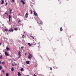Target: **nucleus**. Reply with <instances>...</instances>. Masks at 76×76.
Masks as SVG:
<instances>
[{"label": "nucleus", "mask_w": 76, "mask_h": 76, "mask_svg": "<svg viewBox=\"0 0 76 76\" xmlns=\"http://www.w3.org/2000/svg\"><path fill=\"white\" fill-rule=\"evenodd\" d=\"M12 2H15V1H14V0H12Z\"/></svg>", "instance_id": "nucleus-32"}, {"label": "nucleus", "mask_w": 76, "mask_h": 76, "mask_svg": "<svg viewBox=\"0 0 76 76\" xmlns=\"http://www.w3.org/2000/svg\"><path fill=\"white\" fill-rule=\"evenodd\" d=\"M1 69H2V67L0 65V70H1Z\"/></svg>", "instance_id": "nucleus-26"}, {"label": "nucleus", "mask_w": 76, "mask_h": 76, "mask_svg": "<svg viewBox=\"0 0 76 76\" xmlns=\"http://www.w3.org/2000/svg\"><path fill=\"white\" fill-rule=\"evenodd\" d=\"M9 22H10V18H9Z\"/></svg>", "instance_id": "nucleus-28"}, {"label": "nucleus", "mask_w": 76, "mask_h": 76, "mask_svg": "<svg viewBox=\"0 0 76 76\" xmlns=\"http://www.w3.org/2000/svg\"><path fill=\"white\" fill-rule=\"evenodd\" d=\"M17 65L16 64H15L14 65V66H16Z\"/></svg>", "instance_id": "nucleus-40"}, {"label": "nucleus", "mask_w": 76, "mask_h": 76, "mask_svg": "<svg viewBox=\"0 0 76 76\" xmlns=\"http://www.w3.org/2000/svg\"><path fill=\"white\" fill-rule=\"evenodd\" d=\"M9 73H6V76H9Z\"/></svg>", "instance_id": "nucleus-15"}, {"label": "nucleus", "mask_w": 76, "mask_h": 76, "mask_svg": "<svg viewBox=\"0 0 76 76\" xmlns=\"http://www.w3.org/2000/svg\"><path fill=\"white\" fill-rule=\"evenodd\" d=\"M60 31H63V28H62V27H61L60 28Z\"/></svg>", "instance_id": "nucleus-16"}, {"label": "nucleus", "mask_w": 76, "mask_h": 76, "mask_svg": "<svg viewBox=\"0 0 76 76\" xmlns=\"http://www.w3.org/2000/svg\"><path fill=\"white\" fill-rule=\"evenodd\" d=\"M25 56H26V54H27V53H25Z\"/></svg>", "instance_id": "nucleus-33"}, {"label": "nucleus", "mask_w": 76, "mask_h": 76, "mask_svg": "<svg viewBox=\"0 0 76 76\" xmlns=\"http://www.w3.org/2000/svg\"><path fill=\"white\" fill-rule=\"evenodd\" d=\"M30 11L31 13V14H32V10H31Z\"/></svg>", "instance_id": "nucleus-29"}, {"label": "nucleus", "mask_w": 76, "mask_h": 76, "mask_svg": "<svg viewBox=\"0 0 76 76\" xmlns=\"http://www.w3.org/2000/svg\"><path fill=\"white\" fill-rule=\"evenodd\" d=\"M11 18V16H10V15H9V19H10Z\"/></svg>", "instance_id": "nucleus-23"}, {"label": "nucleus", "mask_w": 76, "mask_h": 76, "mask_svg": "<svg viewBox=\"0 0 76 76\" xmlns=\"http://www.w3.org/2000/svg\"><path fill=\"white\" fill-rule=\"evenodd\" d=\"M9 11H10V14H11V13H12V9H11Z\"/></svg>", "instance_id": "nucleus-11"}, {"label": "nucleus", "mask_w": 76, "mask_h": 76, "mask_svg": "<svg viewBox=\"0 0 76 76\" xmlns=\"http://www.w3.org/2000/svg\"><path fill=\"white\" fill-rule=\"evenodd\" d=\"M26 64H29V61H26Z\"/></svg>", "instance_id": "nucleus-7"}, {"label": "nucleus", "mask_w": 76, "mask_h": 76, "mask_svg": "<svg viewBox=\"0 0 76 76\" xmlns=\"http://www.w3.org/2000/svg\"><path fill=\"white\" fill-rule=\"evenodd\" d=\"M26 18H28V13H26Z\"/></svg>", "instance_id": "nucleus-8"}, {"label": "nucleus", "mask_w": 76, "mask_h": 76, "mask_svg": "<svg viewBox=\"0 0 76 76\" xmlns=\"http://www.w3.org/2000/svg\"><path fill=\"white\" fill-rule=\"evenodd\" d=\"M11 70L12 71H13L14 70V68H12L11 69Z\"/></svg>", "instance_id": "nucleus-21"}, {"label": "nucleus", "mask_w": 76, "mask_h": 76, "mask_svg": "<svg viewBox=\"0 0 76 76\" xmlns=\"http://www.w3.org/2000/svg\"><path fill=\"white\" fill-rule=\"evenodd\" d=\"M2 2H1V4H3L4 3V1L3 0H1Z\"/></svg>", "instance_id": "nucleus-12"}, {"label": "nucleus", "mask_w": 76, "mask_h": 76, "mask_svg": "<svg viewBox=\"0 0 76 76\" xmlns=\"http://www.w3.org/2000/svg\"><path fill=\"white\" fill-rule=\"evenodd\" d=\"M39 47L40 46V44H39Z\"/></svg>", "instance_id": "nucleus-37"}, {"label": "nucleus", "mask_w": 76, "mask_h": 76, "mask_svg": "<svg viewBox=\"0 0 76 76\" xmlns=\"http://www.w3.org/2000/svg\"><path fill=\"white\" fill-rule=\"evenodd\" d=\"M0 59H1V58H2V56L1 55L0 56Z\"/></svg>", "instance_id": "nucleus-24"}, {"label": "nucleus", "mask_w": 76, "mask_h": 76, "mask_svg": "<svg viewBox=\"0 0 76 76\" xmlns=\"http://www.w3.org/2000/svg\"><path fill=\"white\" fill-rule=\"evenodd\" d=\"M19 15L20 16V14H19Z\"/></svg>", "instance_id": "nucleus-43"}, {"label": "nucleus", "mask_w": 76, "mask_h": 76, "mask_svg": "<svg viewBox=\"0 0 76 76\" xmlns=\"http://www.w3.org/2000/svg\"><path fill=\"white\" fill-rule=\"evenodd\" d=\"M8 31H9L10 32H13V30L12 29H11L9 30Z\"/></svg>", "instance_id": "nucleus-6"}, {"label": "nucleus", "mask_w": 76, "mask_h": 76, "mask_svg": "<svg viewBox=\"0 0 76 76\" xmlns=\"http://www.w3.org/2000/svg\"><path fill=\"white\" fill-rule=\"evenodd\" d=\"M28 45H29V46H30V47H31V46H32V44H30V43H28Z\"/></svg>", "instance_id": "nucleus-13"}, {"label": "nucleus", "mask_w": 76, "mask_h": 76, "mask_svg": "<svg viewBox=\"0 0 76 76\" xmlns=\"http://www.w3.org/2000/svg\"><path fill=\"white\" fill-rule=\"evenodd\" d=\"M1 61L0 60V64H1Z\"/></svg>", "instance_id": "nucleus-39"}, {"label": "nucleus", "mask_w": 76, "mask_h": 76, "mask_svg": "<svg viewBox=\"0 0 76 76\" xmlns=\"http://www.w3.org/2000/svg\"><path fill=\"white\" fill-rule=\"evenodd\" d=\"M24 37V35H23V37Z\"/></svg>", "instance_id": "nucleus-47"}, {"label": "nucleus", "mask_w": 76, "mask_h": 76, "mask_svg": "<svg viewBox=\"0 0 76 76\" xmlns=\"http://www.w3.org/2000/svg\"><path fill=\"white\" fill-rule=\"evenodd\" d=\"M34 45H36V43H35V42H33V43Z\"/></svg>", "instance_id": "nucleus-31"}, {"label": "nucleus", "mask_w": 76, "mask_h": 76, "mask_svg": "<svg viewBox=\"0 0 76 76\" xmlns=\"http://www.w3.org/2000/svg\"><path fill=\"white\" fill-rule=\"evenodd\" d=\"M24 1H26V0H24Z\"/></svg>", "instance_id": "nucleus-48"}, {"label": "nucleus", "mask_w": 76, "mask_h": 76, "mask_svg": "<svg viewBox=\"0 0 76 76\" xmlns=\"http://www.w3.org/2000/svg\"><path fill=\"white\" fill-rule=\"evenodd\" d=\"M29 55L28 56V58L29 59H31L32 57V56L29 53Z\"/></svg>", "instance_id": "nucleus-1"}, {"label": "nucleus", "mask_w": 76, "mask_h": 76, "mask_svg": "<svg viewBox=\"0 0 76 76\" xmlns=\"http://www.w3.org/2000/svg\"><path fill=\"white\" fill-rule=\"evenodd\" d=\"M6 49L7 50H8V51H9V50H10V48L8 47H7L6 48Z\"/></svg>", "instance_id": "nucleus-10"}, {"label": "nucleus", "mask_w": 76, "mask_h": 76, "mask_svg": "<svg viewBox=\"0 0 76 76\" xmlns=\"http://www.w3.org/2000/svg\"><path fill=\"white\" fill-rule=\"evenodd\" d=\"M35 67H37V65H36Z\"/></svg>", "instance_id": "nucleus-41"}, {"label": "nucleus", "mask_w": 76, "mask_h": 76, "mask_svg": "<svg viewBox=\"0 0 76 76\" xmlns=\"http://www.w3.org/2000/svg\"><path fill=\"white\" fill-rule=\"evenodd\" d=\"M2 72L4 74V70L3 69Z\"/></svg>", "instance_id": "nucleus-20"}, {"label": "nucleus", "mask_w": 76, "mask_h": 76, "mask_svg": "<svg viewBox=\"0 0 76 76\" xmlns=\"http://www.w3.org/2000/svg\"><path fill=\"white\" fill-rule=\"evenodd\" d=\"M29 27H30V28H31V26H30Z\"/></svg>", "instance_id": "nucleus-44"}, {"label": "nucleus", "mask_w": 76, "mask_h": 76, "mask_svg": "<svg viewBox=\"0 0 76 76\" xmlns=\"http://www.w3.org/2000/svg\"><path fill=\"white\" fill-rule=\"evenodd\" d=\"M20 2H21V3H22L23 4V5H24V4H25V2L24 1H23V0H21L20 1Z\"/></svg>", "instance_id": "nucleus-5"}, {"label": "nucleus", "mask_w": 76, "mask_h": 76, "mask_svg": "<svg viewBox=\"0 0 76 76\" xmlns=\"http://www.w3.org/2000/svg\"><path fill=\"white\" fill-rule=\"evenodd\" d=\"M7 15H8V14H7Z\"/></svg>", "instance_id": "nucleus-46"}, {"label": "nucleus", "mask_w": 76, "mask_h": 76, "mask_svg": "<svg viewBox=\"0 0 76 76\" xmlns=\"http://www.w3.org/2000/svg\"><path fill=\"white\" fill-rule=\"evenodd\" d=\"M31 37L32 38V39H34V37L33 36H31Z\"/></svg>", "instance_id": "nucleus-27"}, {"label": "nucleus", "mask_w": 76, "mask_h": 76, "mask_svg": "<svg viewBox=\"0 0 76 76\" xmlns=\"http://www.w3.org/2000/svg\"><path fill=\"white\" fill-rule=\"evenodd\" d=\"M33 12L34 13V15L36 16L37 17H38V15H37V14L35 12V10H34Z\"/></svg>", "instance_id": "nucleus-2"}, {"label": "nucleus", "mask_w": 76, "mask_h": 76, "mask_svg": "<svg viewBox=\"0 0 76 76\" xmlns=\"http://www.w3.org/2000/svg\"><path fill=\"white\" fill-rule=\"evenodd\" d=\"M21 53H20V51H19L18 52V54L19 55V57H18V58H20V56H21V55H20V54H21Z\"/></svg>", "instance_id": "nucleus-3"}, {"label": "nucleus", "mask_w": 76, "mask_h": 76, "mask_svg": "<svg viewBox=\"0 0 76 76\" xmlns=\"http://www.w3.org/2000/svg\"><path fill=\"white\" fill-rule=\"evenodd\" d=\"M4 31H6V32H7V31H8V29H4Z\"/></svg>", "instance_id": "nucleus-17"}, {"label": "nucleus", "mask_w": 76, "mask_h": 76, "mask_svg": "<svg viewBox=\"0 0 76 76\" xmlns=\"http://www.w3.org/2000/svg\"><path fill=\"white\" fill-rule=\"evenodd\" d=\"M5 54L6 56H8L9 54H8V53H7V52H5Z\"/></svg>", "instance_id": "nucleus-4"}, {"label": "nucleus", "mask_w": 76, "mask_h": 76, "mask_svg": "<svg viewBox=\"0 0 76 76\" xmlns=\"http://www.w3.org/2000/svg\"><path fill=\"white\" fill-rule=\"evenodd\" d=\"M18 76H21V74H20V73L19 72H18Z\"/></svg>", "instance_id": "nucleus-9"}, {"label": "nucleus", "mask_w": 76, "mask_h": 76, "mask_svg": "<svg viewBox=\"0 0 76 76\" xmlns=\"http://www.w3.org/2000/svg\"><path fill=\"white\" fill-rule=\"evenodd\" d=\"M21 22V21L20 20H19L18 21V23H19V22Z\"/></svg>", "instance_id": "nucleus-30"}, {"label": "nucleus", "mask_w": 76, "mask_h": 76, "mask_svg": "<svg viewBox=\"0 0 76 76\" xmlns=\"http://www.w3.org/2000/svg\"><path fill=\"white\" fill-rule=\"evenodd\" d=\"M1 43H0V45H1Z\"/></svg>", "instance_id": "nucleus-42"}, {"label": "nucleus", "mask_w": 76, "mask_h": 76, "mask_svg": "<svg viewBox=\"0 0 76 76\" xmlns=\"http://www.w3.org/2000/svg\"><path fill=\"white\" fill-rule=\"evenodd\" d=\"M21 50H23V47L22 46V47H21Z\"/></svg>", "instance_id": "nucleus-19"}, {"label": "nucleus", "mask_w": 76, "mask_h": 76, "mask_svg": "<svg viewBox=\"0 0 76 76\" xmlns=\"http://www.w3.org/2000/svg\"><path fill=\"white\" fill-rule=\"evenodd\" d=\"M50 70H52V68L51 67L50 68Z\"/></svg>", "instance_id": "nucleus-34"}, {"label": "nucleus", "mask_w": 76, "mask_h": 76, "mask_svg": "<svg viewBox=\"0 0 76 76\" xmlns=\"http://www.w3.org/2000/svg\"><path fill=\"white\" fill-rule=\"evenodd\" d=\"M58 2L59 3V4L61 3V1H60V0H59Z\"/></svg>", "instance_id": "nucleus-22"}, {"label": "nucleus", "mask_w": 76, "mask_h": 76, "mask_svg": "<svg viewBox=\"0 0 76 76\" xmlns=\"http://www.w3.org/2000/svg\"><path fill=\"white\" fill-rule=\"evenodd\" d=\"M2 64H4H4H5V62H4V61H3L2 62Z\"/></svg>", "instance_id": "nucleus-18"}, {"label": "nucleus", "mask_w": 76, "mask_h": 76, "mask_svg": "<svg viewBox=\"0 0 76 76\" xmlns=\"http://www.w3.org/2000/svg\"><path fill=\"white\" fill-rule=\"evenodd\" d=\"M20 70L22 72H23V68H22L20 69Z\"/></svg>", "instance_id": "nucleus-14"}, {"label": "nucleus", "mask_w": 76, "mask_h": 76, "mask_svg": "<svg viewBox=\"0 0 76 76\" xmlns=\"http://www.w3.org/2000/svg\"><path fill=\"white\" fill-rule=\"evenodd\" d=\"M41 25H42V22H41Z\"/></svg>", "instance_id": "nucleus-38"}, {"label": "nucleus", "mask_w": 76, "mask_h": 76, "mask_svg": "<svg viewBox=\"0 0 76 76\" xmlns=\"http://www.w3.org/2000/svg\"><path fill=\"white\" fill-rule=\"evenodd\" d=\"M0 54H1V53H0Z\"/></svg>", "instance_id": "nucleus-50"}, {"label": "nucleus", "mask_w": 76, "mask_h": 76, "mask_svg": "<svg viewBox=\"0 0 76 76\" xmlns=\"http://www.w3.org/2000/svg\"><path fill=\"white\" fill-rule=\"evenodd\" d=\"M41 30H42H42H43V29H41Z\"/></svg>", "instance_id": "nucleus-45"}, {"label": "nucleus", "mask_w": 76, "mask_h": 76, "mask_svg": "<svg viewBox=\"0 0 76 76\" xmlns=\"http://www.w3.org/2000/svg\"><path fill=\"white\" fill-rule=\"evenodd\" d=\"M7 2H6L5 4V5H7Z\"/></svg>", "instance_id": "nucleus-35"}, {"label": "nucleus", "mask_w": 76, "mask_h": 76, "mask_svg": "<svg viewBox=\"0 0 76 76\" xmlns=\"http://www.w3.org/2000/svg\"><path fill=\"white\" fill-rule=\"evenodd\" d=\"M1 76H2V75H1Z\"/></svg>", "instance_id": "nucleus-51"}, {"label": "nucleus", "mask_w": 76, "mask_h": 76, "mask_svg": "<svg viewBox=\"0 0 76 76\" xmlns=\"http://www.w3.org/2000/svg\"><path fill=\"white\" fill-rule=\"evenodd\" d=\"M12 66H14V64H12Z\"/></svg>", "instance_id": "nucleus-36"}, {"label": "nucleus", "mask_w": 76, "mask_h": 76, "mask_svg": "<svg viewBox=\"0 0 76 76\" xmlns=\"http://www.w3.org/2000/svg\"><path fill=\"white\" fill-rule=\"evenodd\" d=\"M15 31H18V28H15Z\"/></svg>", "instance_id": "nucleus-25"}, {"label": "nucleus", "mask_w": 76, "mask_h": 76, "mask_svg": "<svg viewBox=\"0 0 76 76\" xmlns=\"http://www.w3.org/2000/svg\"><path fill=\"white\" fill-rule=\"evenodd\" d=\"M22 38H24V37H22Z\"/></svg>", "instance_id": "nucleus-49"}]
</instances>
